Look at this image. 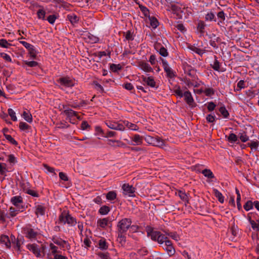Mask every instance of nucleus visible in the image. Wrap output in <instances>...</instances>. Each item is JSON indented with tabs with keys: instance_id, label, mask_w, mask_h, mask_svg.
<instances>
[{
	"instance_id": "nucleus-1",
	"label": "nucleus",
	"mask_w": 259,
	"mask_h": 259,
	"mask_svg": "<svg viewBox=\"0 0 259 259\" xmlns=\"http://www.w3.org/2000/svg\"><path fill=\"white\" fill-rule=\"evenodd\" d=\"M146 230L147 236L150 237L152 240L157 241L160 244H165L166 241L169 240L165 235L159 231H154L150 226H147Z\"/></svg>"
},
{
	"instance_id": "nucleus-2",
	"label": "nucleus",
	"mask_w": 259,
	"mask_h": 259,
	"mask_svg": "<svg viewBox=\"0 0 259 259\" xmlns=\"http://www.w3.org/2000/svg\"><path fill=\"white\" fill-rule=\"evenodd\" d=\"M58 223L63 225L67 224L69 226H74L76 224V220L67 211H63L59 216Z\"/></svg>"
},
{
	"instance_id": "nucleus-3",
	"label": "nucleus",
	"mask_w": 259,
	"mask_h": 259,
	"mask_svg": "<svg viewBox=\"0 0 259 259\" xmlns=\"http://www.w3.org/2000/svg\"><path fill=\"white\" fill-rule=\"evenodd\" d=\"M26 247L37 257H41L45 255L46 247L44 245H42L40 248L38 245L35 243L28 244Z\"/></svg>"
},
{
	"instance_id": "nucleus-4",
	"label": "nucleus",
	"mask_w": 259,
	"mask_h": 259,
	"mask_svg": "<svg viewBox=\"0 0 259 259\" xmlns=\"http://www.w3.org/2000/svg\"><path fill=\"white\" fill-rule=\"evenodd\" d=\"M132 224V220L129 218H124L120 220L117 224L118 232L125 233Z\"/></svg>"
},
{
	"instance_id": "nucleus-5",
	"label": "nucleus",
	"mask_w": 259,
	"mask_h": 259,
	"mask_svg": "<svg viewBox=\"0 0 259 259\" xmlns=\"http://www.w3.org/2000/svg\"><path fill=\"white\" fill-rule=\"evenodd\" d=\"M144 140L148 144L154 146L162 147L164 145L163 141L158 137H153L150 136H146Z\"/></svg>"
},
{
	"instance_id": "nucleus-6",
	"label": "nucleus",
	"mask_w": 259,
	"mask_h": 259,
	"mask_svg": "<svg viewBox=\"0 0 259 259\" xmlns=\"http://www.w3.org/2000/svg\"><path fill=\"white\" fill-rule=\"evenodd\" d=\"M63 113L69 118L70 120H74L75 118L79 119V117L77 115V112L70 109L68 105H63L62 109Z\"/></svg>"
},
{
	"instance_id": "nucleus-7",
	"label": "nucleus",
	"mask_w": 259,
	"mask_h": 259,
	"mask_svg": "<svg viewBox=\"0 0 259 259\" xmlns=\"http://www.w3.org/2000/svg\"><path fill=\"white\" fill-rule=\"evenodd\" d=\"M58 82L61 85L64 87H72L75 84V80L71 79L68 77H64L60 78L58 80Z\"/></svg>"
},
{
	"instance_id": "nucleus-8",
	"label": "nucleus",
	"mask_w": 259,
	"mask_h": 259,
	"mask_svg": "<svg viewBox=\"0 0 259 259\" xmlns=\"http://www.w3.org/2000/svg\"><path fill=\"white\" fill-rule=\"evenodd\" d=\"M123 193L124 195L128 197H134L135 196V188L128 184H124L122 186Z\"/></svg>"
},
{
	"instance_id": "nucleus-9",
	"label": "nucleus",
	"mask_w": 259,
	"mask_h": 259,
	"mask_svg": "<svg viewBox=\"0 0 259 259\" xmlns=\"http://www.w3.org/2000/svg\"><path fill=\"white\" fill-rule=\"evenodd\" d=\"M107 126L111 129L123 131L124 130V125L122 123H118L115 121H108L106 122Z\"/></svg>"
},
{
	"instance_id": "nucleus-10",
	"label": "nucleus",
	"mask_w": 259,
	"mask_h": 259,
	"mask_svg": "<svg viewBox=\"0 0 259 259\" xmlns=\"http://www.w3.org/2000/svg\"><path fill=\"white\" fill-rule=\"evenodd\" d=\"M11 203L15 206V207L21 208L24 209V206L22 205L23 198L20 196H16L11 198Z\"/></svg>"
},
{
	"instance_id": "nucleus-11",
	"label": "nucleus",
	"mask_w": 259,
	"mask_h": 259,
	"mask_svg": "<svg viewBox=\"0 0 259 259\" xmlns=\"http://www.w3.org/2000/svg\"><path fill=\"white\" fill-rule=\"evenodd\" d=\"M161 60L162 66L164 69V70L166 73L167 75L169 77H172L174 76V73L171 68L169 66L167 61L161 58H160Z\"/></svg>"
},
{
	"instance_id": "nucleus-12",
	"label": "nucleus",
	"mask_w": 259,
	"mask_h": 259,
	"mask_svg": "<svg viewBox=\"0 0 259 259\" xmlns=\"http://www.w3.org/2000/svg\"><path fill=\"white\" fill-rule=\"evenodd\" d=\"M163 249L167 252L169 256H172L175 253V249L172 244L169 240L165 242Z\"/></svg>"
},
{
	"instance_id": "nucleus-13",
	"label": "nucleus",
	"mask_w": 259,
	"mask_h": 259,
	"mask_svg": "<svg viewBox=\"0 0 259 259\" xmlns=\"http://www.w3.org/2000/svg\"><path fill=\"white\" fill-rule=\"evenodd\" d=\"M58 252H59L58 247L53 243H50L49 252L47 254V258L49 259H53V257L57 255Z\"/></svg>"
},
{
	"instance_id": "nucleus-14",
	"label": "nucleus",
	"mask_w": 259,
	"mask_h": 259,
	"mask_svg": "<svg viewBox=\"0 0 259 259\" xmlns=\"http://www.w3.org/2000/svg\"><path fill=\"white\" fill-rule=\"evenodd\" d=\"M110 224V221L108 218L100 219L97 222V227L103 229H105Z\"/></svg>"
},
{
	"instance_id": "nucleus-15",
	"label": "nucleus",
	"mask_w": 259,
	"mask_h": 259,
	"mask_svg": "<svg viewBox=\"0 0 259 259\" xmlns=\"http://www.w3.org/2000/svg\"><path fill=\"white\" fill-rule=\"evenodd\" d=\"M20 42L29 51L30 55L31 57L34 58L35 57L36 51L34 49V47L32 45L25 41H20Z\"/></svg>"
},
{
	"instance_id": "nucleus-16",
	"label": "nucleus",
	"mask_w": 259,
	"mask_h": 259,
	"mask_svg": "<svg viewBox=\"0 0 259 259\" xmlns=\"http://www.w3.org/2000/svg\"><path fill=\"white\" fill-rule=\"evenodd\" d=\"M24 233L26 237L31 240L35 239L37 233L33 229L30 228H26L24 229Z\"/></svg>"
},
{
	"instance_id": "nucleus-17",
	"label": "nucleus",
	"mask_w": 259,
	"mask_h": 259,
	"mask_svg": "<svg viewBox=\"0 0 259 259\" xmlns=\"http://www.w3.org/2000/svg\"><path fill=\"white\" fill-rule=\"evenodd\" d=\"M143 81L148 86L151 88H155L156 87V82L154 79L153 76H142L141 77Z\"/></svg>"
},
{
	"instance_id": "nucleus-18",
	"label": "nucleus",
	"mask_w": 259,
	"mask_h": 259,
	"mask_svg": "<svg viewBox=\"0 0 259 259\" xmlns=\"http://www.w3.org/2000/svg\"><path fill=\"white\" fill-rule=\"evenodd\" d=\"M53 242L58 245L61 246L62 247H66L67 249L70 248L69 244L66 241L62 240L61 238H54L53 239Z\"/></svg>"
},
{
	"instance_id": "nucleus-19",
	"label": "nucleus",
	"mask_w": 259,
	"mask_h": 259,
	"mask_svg": "<svg viewBox=\"0 0 259 259\" xmlns=\"http://www.w3.org/2000/svg\"><path fill=\"white\" fill-rule=\"evenodd\" d=\"M23 211V209L18 208L16 207H11L9 208V213L7 217V218H10V217H14L16 216L20 212Z\"/></svg>"
},
{
	"instance_id": "nucleus-20",
	"label": "nucleus",
	"mask_w": 259,
	"mask_h": 259,
	"mask_svg": "<svg viewBox=\"0 0 259 259\" xmlns=\"http://www.w3.org/2000/svg\"><path fill=\"white\" fill-rule=\"evenodd\" d=\"M139 67L146 72H151L153 71V69L150 65L145 62H140L139 63Z\"/></svg>"
},
{
	"instance_id": "nucleus-21",
	"label": "nucleus",
	"mask_w": 259,
	"mask_h": 259,
	"mask_svg": "<svg viewBox=\"0 0 259 259\" xmlns=\"http://www.w3.org/2000/svg\"><path fill=\"white\" fill-rule=\"evenodd\" d=\"M171 10L174 14H176L179 17H182L183 11L178 5L172 4L171 5Z\"/></svg>"
},
{
	"instance_id": "nucleus-22",
	"label": "nucleus",
	"mask_w": 259,
	"mask_h": 259,
	"mask_svg": "<svg viewBox=\"0 0 259 259\" xmlns=\"http://www.w3.org/2000/svg\"><path fill=\"white\" fill-rule=\"evenodd\" d=\"M0 242L5 245L7 248H10L11 247V241L9 237L5 235H3L0 237Z\"/></svg>"
},
{
	"instance_id": "nucleus-23",
	"label": "nucleus",
	"mask_w": 259,
	"mask_h": 259,
	"mask_svg": "<svg viewBox=\"0 0 259 259\" xmlns=\"http://www.w3.org/2000/svg\"><path fill=\"white\" fill-rule=\"evenodd\" d=\"M188 48L193 52L202 56L205 53V50L200 49L195 45H189Z\"/></svg>"
},
{
	"instance_id": "nucleus-24",
	"label": "nucleus",
	"mask_w": 259,
	"mask_h": 259,
	"mask_svg": "<svg viewBox=\"0 0 259 259\" xmlns=\"http://www.w3.org/2000/svg\"><path fill=\"white\" fill-rule=\"evenodd\" d=\"M131 139L134 142L132 144L133 145H141L143 143V138L139 135H135Z\"/></svg>"
},
{
	"instance_id": "nucleus-25",
	"label": "nucleus",
	"mask_w": 259,
	"mask_h": 259,
	"mask_svg": "<svg viewBox=\"0 0 259 259\" xmlns=\"http://www.w3.org/2000/svg\"><path fill=\"white\" fill-rule=\"evenodd\" d=\"M123 125H124V127L126 126L128 129L133 131H138L139 127L136 124L130 122L127 120H124L122 122Z\"/></svg>"
},
{
	"instance_id": "nucleus-26",
	"label": "nucleus",
	"mask_w": 259,
	"mask_h": 259,
	"mask_svg": "<svg viewBox=\"0 0 259 259\" xmlns=\"http://www.w3.org/2000/svg\"><path fill=\"white\" fill-rule=\"evenodd\" d=\"M45 211V207L41 205H37L35 206V213L37 217L44 215Z\"/></svg>"
},
{
	"instance_id": "nucleus-27",
	"label": "nucleus",
	"mask_w": 259,
	"mask_h": 259,
	"mask_svg": "<svg viewBox=\"0 0 259 259\" xmlns=\"http://www.w3.org/2000/svg\"><path fill=\"white\" fill-rule=\"evenodd\" d=\"M186 102L189 104L191 105L194 102V100L191 93L189 91H186L184 93V96Z\"/></svg>"
},
{
	"instance_id": "nucleus-28",
	"label": "nucleus",
	"mask_w": 259,
	"mask_h": 259,
	"mask_svg": "<svg viewBox=\"0 0 259 259\" xmlns=\"http://www.w3.org/2000/svg\"><path fill=\"white\" fill-rule=\"evenodd\" d=\"M98 245L101 250H106L108 248V244L104 238H102L99 241Z\"/></svg>"
},
{
	"instance_id": "nucleus-29",
	"label": "nucleus",
	"mask_w": 259,
	"mask_h": 259,
	"mask_svg": "<svg viewBox=\"0 0 259 259\" xmlns=\"http://www.w3.org/2000/svg\"><path fill=\"white\" fill-rule=\"evenodd\" d=\"M148 19L150 22V25L153 28L155 29L159 25L158 21L156 18L149 16Z\"/></svg>"
},
{
	"instance_id": "nucleus-30",
	"label": "nucleus",
	"mask_w": 259,
	"mask_h": 259,
	"mask_svg": "<svg viewBox=\"0 0 259 259\" xmlns=\"http://www.w3.org/2000/svg\"><path fill=\"white\" fill-rule=\"evenodd\" d=\"M22 116L27 122L31 123L32 121V116L29 112L24 111L22 114Z\"/></svg>"
},
{
	"instance_id": "nucleus-31",
	"label": "nucleus",
	"mask_w": 259,
	"mask_h": 259,
	"mask_svg": "<svg viewBox=\"0 0 259 259\" xmlns=\"http://www.w3.org/2000/svg\"><path fill=\"white\" fill-rule=\"evenodd\" d=\"M67 18L73 24L76 23L78 21V17L74 14L68 15Z\"/></svg>"
},
{
	"instance_id": "nucleus-32",
	"label": "nucleus",
	"mask_w": 259,
	"mask_h": 259,
	"mask_svg": "<svg viewBox=\"0 0 259 259\" xmlns=\"http://www.w3.org/2000/svg\"><path fill=\"white\" fill-rule=\"evenodd\" d=\"M249 222L251 225L252 228L256 231L259 232V219L256 222L251 220L249 219Z\"/></svg>"
},
{
	"instance_id": "nucleus-33",
	"label": "nucleus",
	"mask_w": 259,
	"mask_h": 259,
	"mask_svg": "<svg viewBox=\"0 0 259 259\" xmlns=\"http://www.w3.org/2000/svg\"><path fill=\"white\" fill-rule=\"evenodd\" d=\"M116 196H117V194H116V193L115 192V191H111L109 192L106 194V199L107 200H110V201L114 200L116 199Z\"/></svg>"
},
{
	"instance_id": "nucleus-34",
	"label": "nucleus",
	"mask_w": 259,
	"mask_h": 259,
	"mask_svg": "<svg viewBox=\"0 0 259 259\" xmlns=\"http://www.w3.org/2000/svg\"><path fill=\"white\" fill-rule=\"evenodd\" d=\"M215 196L218 199V200L221 203H223L224 202V197L222 194L218 190H214Z\"/></svg>"
},
{
	"instance_id": "nucleus-35",
	"label": "nucleus",
	"mask_w": 259,
	"mask_h": 259,
	"mask_svg": "<svg viewBox=\"0 0 259 259\" xmlns=\"http://www.w3.org/2000/svg\"><path fill=\"white\" fill-rule=\"evenodd\" d=\"M40 9H39L37 12V17L39 19L45 20V15H46V12L45 10L41 8Z\"/></svg>"
},
{
	"instance_id": "nucleus-36",
	"label": "nucleus",
	"mask_w": 259,
	"mask_h": 259,
	"mask_svg": "<svg viewBox=\"0 0 259 259\" xmlns=\"http://www.w3.org/2000/svg\"><path fill=\"white\" fill-rule=\"evenodd\" d=\"M110 211V208L104 205L101 207L99 210V212L102 215L107 214Z\"/></svg>"
},
{
	"instance_id": "nucleus-37",
	"label": "nucleus",
	"mask_w": 259,
	"mask_h": 259,
	"mask_svg": "<svg viewBox=\"0 0 259 259\" xmlns=\"http://www.w3.org/2000/svg\"><path fill=\"white\" fill-rule=\"evenodd\" d=\"M88 41L90 43H97L99 41V38L93 34H90L88 35Z\"/></svg>"
},
{
	"instance_id": "nucleus-38",
	"label": "nucleus",
	"mask_w": 259,
	"mask_h": 259,
	"mask_svg": "<svg viewBox=\"0 0 259 259\" xmlns=\"http://www.w3.org/2000/svg\"><path fill=\"white\" fill-rule=\"evenodd\" d=\"M124 233H120L118 232L117 241L121 244L123 245L125 242V237L123 234Z\"/></svg>"
},
{
	"instance_id": "nucleus-39",
	"label": "nucleus",
	"mask_w": 259,
	"mask_h": 259,
	"mask_svg": "<svg viewBox=\"0 0 259 259\" xmlns=\"http://www.w3.org/2000/svg\"><path fill=\"white\" fill-rule=\"evenodd\" d=\"M202 174L206 177L211 179L214 177V175L212 171L208 169H205L202 171Z\"/></svg>"
},
{
	"instance_id": "nucleus-40",
	"label": "nucleus",
	"mask_w": 259,
	"mask_h": 259,
	"mask_svg": "<svg viewBox=\"0 0 259 259\" xmlns=\"http://www.w3.org/2000/svg\"><path fill=\"white\" fill-rule=\"evenodd\" d=\"M12 45L9 43L5 39H0V46L4 48H9Z\"/></svg>"
},
{
	"instance_id": "nucleus-41",
	"label": "nucleus",
	"mask_w": 259,
	"mask_h": 259,
	"mask_svg": "<svg viewBox=\"0 0 259 259\" xmlns=\"http://www.w3.org/2000/svg\"><path fill=\"white\" fill-rule=\"evenodd\" d=\"M247 145L248 147H250L252 150H256L259 145V142L257 141H251L247 143Z\"/></svg>"
},
{
	"instance_id": "nucleus-42",
	"label": "nucleus",
	"mask_w": 259,
	"mask_h": 259,
	"mask_svg": "<svg viewBox=\"0 0 259 259\" xmlns=\"http://www.w3.org/2000/svg\"><path fill=\"white\" fill-rule=\"evenodd\" d=\"M212 68L216 71H219L220 68V63L217 59V57L215 56V59L212 64H211Z\"/></svg>"
},
{
	"instance_id": "nucleus-43",
	"label": "nucleus",
	"mask_w": 259,
	"mask_h": 259,
	"mask_svg": "<svg viewBox=\"0 0 259 259\" xmlns=\"http://www.w3.org/2000/svg\"><path fill=\"white\" fill-rule=\"evenodd\" d=\"M125 39L126 40H133L134 39L133 33L130 31H127L124 33Z\"/></svg>"
},
{
	"instance_id": "nucleus-44",
	"label": "nucleus",
	"mask_w": 259,
	"mask_h": 259,
	"mask_svg": "<svg viewBox=\"0 0 259 259\" xmlns=\"http://www.w3.org/2000/svg\"><path fill=\"white\" fill-rule=\"evenodd\" d=\"M219 111L220 112V113H221L224 118L228 117L229 113L224 106L220 107V108L219 109Z\"/></svg>"
},
{
	"instance_id": "nucleus-45",
	"label": "nucleus",
	"mask_w": 259,
	"mask_h": 259,
	"mask_svg": "<svg viewBox=\"0 0 259 259\" xmlns=\"http://www.w3.org/2000/svg\"><path fill=\"white\" fill-rule=\"evenodd\" d=\"M11 240H12V244L15 245V247L17 250H19V248H20V242L18 240H16L14 236H11Z\"/></svg>"
},
{
	"instance_id": "nucleus-46",
	"label": "nucleus",
	"mask_w": 259,
	"mask_h": 259,
	"mask_svg": "<svg viewBox=\"0 0 259 259\" xmlns=\"http://www.w3.org/2000/svg\"><path fill=\"white\" fill-rule=\"evenodd\" d=\"M8 114L13 121H17V118L16 116L15 112L11 108H9L8 110Z\"/></svg>"
},
{
	"instance_id": "nucleus-47",
	"label": "nucleus",
	"mask_w": 259,
	"mask_h": 259,
	"mask_svg": "<svg viewBox=\"0 0 259 259\" xmlns=\"http://www.w3.org/2000/svg\"><path fill=\"white\" fill-rule=\"evenodd\" d=\"M227 139H228V140L230 142H231V143H235L238 140V138H237V136L235 134H233V133H231L228 137Z\"/></svg>"
},
{
	"instance_id": "nucleus-48",
	"label": "nucleus",
	"mask_w": 259,
	"mask_h": 259,
	"mask_svg": "<svg viewBox=\"0 0 259 259\" xmlns=\"http://www.w3.org/2000/svg\"><path fill=\"white\" fill-rule=\"evenodd\" d=\"M5 138L11 144L17 145L18 144L17 142L10 135H4Z\"/></svg>"
},
{
	"instance_id": "nucleus-49",
	"label": "nucleus",
	"mask_w": 259,
	"mask_h": 259,
	"mask_svg": "<svg viewBox=\"0 0 259 259\" xmlns=\"http://www.w3.org/2000/svg\"><path fill=\"white\" fill-rule=\"evenodd\" d=\"M253 203L251 201H247L244 205V208L246 211H249L253 208Z\"/></svg>"
},
{
	"instance_id": "nucleus-50",
	"label": "nucleus",
	"mask_w": 259,
	"mask_h": 259,
	"mask_svg": "<svg viewBox=\"0 0 259 259\" xmlns=\"http://www.w3.org/2000/svg\"><path fill=\"white\" fill-rule=\"evenodd\" d=\"M98 255L101 259H111L109 253L108 252H99Z\"/></svg>"
},
{
	"instance_id": "nucleus-51",
	"label": "nucleus",
	"mask_w": 259,
	"mask_h": 259,
	"mask_svg": "<svg viewBox=\"0 0 259 259\" xmlns=\"http://www.w3.org/2000/svg\"><path fill=\"white\" fill-rule=\"evenodd\" d=\"M19 128L22 131H26L30 128V126L27 123L24 122L19 123Z\"/></svg>"
},
{
	"instance_id": "nucleus-52",
	"label": "nucleus",
	"mask_w": 259,
	"mask_h": 259,
	"mask_svg": "<svg viewBox=\"0 0 259 259\" xmlns=\"http://www.w3.org/2000/svg\"><path fill=\"white\" fill-rule=\"evenodd\" d=\"M110 68L113 72H117L121 69V66L120 64H112L110 65Z\"/></svg>"
},
{
	"instance_id": "nucleus-53",
	"label": "nucleus",
	"mask_w": 259,
	"mask_h": 259,
	"mask_svg": "<svg viewBox=\"0 0 259 259\" xmlns=\"http://www.w3.org/2000/svg\"><path fill=\"white\" fill-rule=\"evenodd\" d=\"M0 56L4 59L6 61L8 62H12V60L11 57L7 54L5 53H1L0 54Z\"/></svg>"
},
{
	"instance_id": "nucleus-54",
	"label": "nucleus",
	"mask_w": 259,
	"mask_h": 259,
	"mask_svg": "<svg viewBox=\"0 0 259 259\" xmlns=\"http://www.w3.org/2000/svg\"><path fill=\"white\" fill-rule=\"evenodd\" d=\"M175 27L177 28V30H179L182 33H184L186 31V29L183 24L181 23H177L174 25Z\"/></svg>"
},
{
	"instance_id": "nucleus-55",
	"label": "nucleus",
	"mask_w": 259,
	"mask_h": 259,
	"mask_svg": "<svg viewBox=\"0 0 259 259\" xmlns=\"http://www.w3.org/2000/svg\"><path fill=\"white\" fill-rule=\"evenodd\" d=\"M203 92L207 96H210L214 94V91L212 88L205 89Z\"/></svg>"
},
{
	"instance_id": "nucleus-56",
	"label": "nucleus",
	"mask_w": 259,
	"mask_h": 259,
	"mask_svg": "<svg viewBox=\"0 0 259 259\" xmlns=\"http://www.w3.org/2000/svg\"><path fill=\"white\" fill-rule=\"evenodd\" d=\"M8 215L4 210H0V221L1 222H5Z\"/></svg>"
},
{
	"instance_id": "nucleus-57",
	"label": "nucleus",
	"mask_w": 259,
	"mask_h": 259,
	"mask_svg": "<svg viewBox=\"0 0 259 259\" xmlns=\"http://www.w3.org/2000/svg\"><path fill=\"white\" fill-rule=\"evenodd\" d=\"M215 116L213 114H208L206 117V119L208 122L212 123L215 121Z\"/></svg>"
},
{
	"instance_id": "nucleus-58",
	"label": "nucleus",
	"mask_w": 259,
	"mask_h": 259,
	"mask_svg": "<svg viewBox=\"0 0 259 259\" xmlns=\"http://www.w3.org/2000/svg\"><path fill=\"white\" fill-rule=\"evenodd\" d=\"M215 18L214 14L212 12H209L206 15L205 19L207 21H212Z\"/></svg>"
},
{
	"instance_id": "nucleus-59",
	"label": "nucleus",
	"mask_w": 259,
	"mask_h": 259,
	"mask_svg": "<svg viewBox=\"0 0 259 259\" xmlns=\"http://www.w3.org/2000/svg\"><path fill=\"white\" fill-rule=\"evenodd\" d=\"M245 82L243 80H240L238 83L237 86V91H240L241 89L245 88Z\"/></svg>"
},
{
	"instance_id": "nucleus-60",
	"label": "nucleus",
	"mask_w": 259,
	"mask_h": 259,
	"mask_svg": "<svg viewBox=\"0 0 259 259\" xmlns=\"http://www.w3.org/2000/svg\"><path fill=\"white\" fill-rule=\"evenodd\" d=\"M57 19V16L55 15H50L47 18L48 21L51 24H53Z\"/></svg>"
},
{
	"instance_id": "nucleus-61",
	"label": "nucleus",
	"mask_w": 259,
	"mask_h": 259,
	"mask_svg": "<svg viewBox=\"0 0 259 259\" xmlns=\"http://www.w3.org/2000/svg\"><path fill=\"white\" fill-rule=\"evenodd\" d=\"M140 8L145 16H150L149 11L146 7L142 6H140Z\"/></svg>"
},
{
	"instance_id": "nucleus-62",
	"label": "nucleus",
	"mask_w": 259,
	"mask_h": 259,
	"mask_svg": "<svg viewBox=\"0 0 259 259\" xmlns=\"http://www.w3.org/2000/svg\"><path fill=\"white\" fill-rule=\"evenodd\" d=\"M159 53L161 56L163 57H166L168 55L167 50L163 47L160 48L159 51Z\"/></svg>"
},
{
	"instance_id": "nucleus-63",
	"label": "nucleus",
	"mask_w": 259,
	"mask_h": 259,
	"mask_svg": "<svg viewBox=\"0 0 259 259\" xmlns=\"http://www.w3.org/2000/svg\"><path fill=\"white\" fill-rule=\"evenodd\" d=\"M215 104L212 102H210L207 103V109L209 111H213L215 109Z\"/></svg>"
},
{
	"instance_id": "nucleus-64",
	"label": "nucleus",
	"mask_w": 259,
	"mask_h": 259,
	"mask_svg": "<svg viewBox=\"0 0 259 259\" xmlns=\"http://www.w3.org/2000/svg\"><path fill=\"white\" fill-rule=\"evenodd\" d=\"M239 138L242 142H246L249 140L248 137L245 133L241 134L239 136Z\"/></svg>"
}]
</instances>
